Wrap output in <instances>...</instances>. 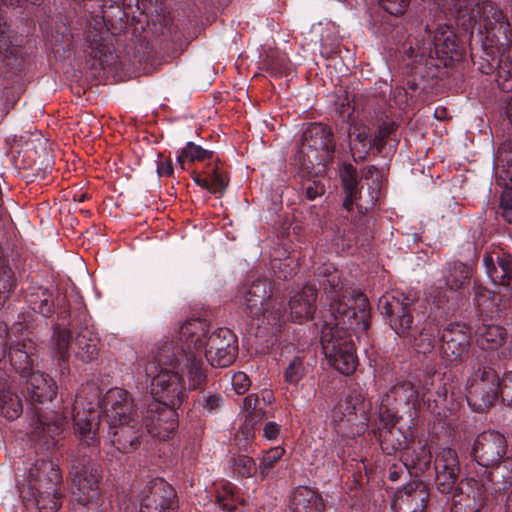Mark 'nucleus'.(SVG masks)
I'll return each instance as SVG.
<instances>
[{"label": "nucleus", "mask_w": 512, "mask_h": 512, "mask_svg": "<svg viewBox=\"0 0 512 512\" xmlns=\"http://www.w3.org/2000/svg\"><path fill=\"white\" fill-rule=\"evenodd\" d=\"M471 9L456 7V1L451 0L448 9H441L433 3L429 8V19L426 21L423 35L421 56L447 61L459 62L463 59L466 49L453 30V24L461 27L465 32L470 31L469 46L475 52L481 51L495 60L496 53L506 52L512 42V28L501 9L492 4L486 6L483 24L480 19V2L475 0Z\"/></svg>", "instance_id": "obj_1"}, {"label": "nucleus", "mask_w": 512, "mask_h": 512, "mask_svg": "<svg viewBox=\"0 0 512 512\" xmlns=\"http://www.w3.org/2000/svg\"><path fill=\"white\" fill-rule=\"evenodd\" d=\"M315 276L333 319L322 324V352L330 366L343 375H351L358 366L353 334L364 332L370 326L368 298L362 292L351 289L332 263L319 266Z\"/></svg>", "instance_id": "obj_2"}, {"label": "nucleus", "mask_w": 512, "mask_h": 512, "mask_svg": "<svg viewBox=\"0 0 512 512\" xmlns=\"http://www.w3.org/2000/svg\"><path fill=\"white\" fill-rule=\"evenodd\" d=\"M150 386V394L134 403V411L147 434L162 441L172 438L179 426L177 409L188 398V389L183 378L171 374L167 365H160L152 357V352L139 371Z\"/></svg>", "instance_id": "obj_3"}, {"label": "nucleus", "mask_w": 512, "mask_h": 512, "mask_svg": "<svg viewBox=\"0 0 512 512\" xmlns=\"http://www.w3.org/2000/svg\"><path fill=\"white\" fill-rule=\"evenodd\" d=\"M74 434L78 446L70 469L72 485L78 494L79 503L88 505L99 495L101 465L97 463L100 455L99 427L101 413L92 403L87 407L75 400L72 411Z\"/></svg>", "instance_id": "obj_4"}, {"label": "nucleus", "mask_w": 512, "mask_h": 512, "mask_svg": "<svg viewBox=\"0 0 512 512\" xmlns=\"http://www.w3.org/2000/svg\"><path fill=\"white\" fill-rule=\"evenodd\" d=\"M339 176L345 198L332 242L337 251L345 252L356 244L355 233L362 230L366 221V213L377 204L383 179L375 166H368L364 171V178L372 179V182L368 187L367 198L363 199L360 179L355 166L348 162L340 163Z\"/></svg>", "instance_id": "obj_5"}, {"label": "nucleus", "mask_w": 512, "mask_h": 512, "mask_svg": "<svg viewBox=\"0 0 512 512\" xmlns=\"http://www.w3.org/2000/svg\"><path fill=\"white\" fill-rule=\"evenodd\" d=\"M377 308L390 328L413 343L418 352L426 354L434 349L441 329L426 316V306L414 296L400 291L386 292L378 299Z\"/></svg>", "instance_id": "obj_6"}, {"label": "nucleus", "mask_w": 512, "mask_h": 512, "mask_svg": "<svg viewBox=\"0 0 512 512\" xmlns=\"http://www.w3.org/2000/svg\"><path fill=\"white\" fill-rule=\"evenodd\" d=\"M152 357L160 365H167L171 374H178L185 380L188 392L198 391L193 399V408L202 416L220 412L225 399L220 392L207 390V368L204 361L193 354H187L174 342L158 343L152 350Z\"/></svg>", "instance_id": "obj_7"}, {"label": "nucleus", "mask_w": 512, "mask_h": 512, "mask_svg": "<svg viewBox=\"0 0 512 512\" xmlns=\"http://www.w3.org/2000/svg\"><path fill=\"white\" fill-rule=\"evenodd\" d=\"M209 324L200 318L190 319L181 325L177 340H164L160 343L174 342L187 354H193L203 360L202 352L212 367L226 368L233 364L238 355V339L235 333L221 327L209 334Z\"/></svg>", "instance_id": "obj_8"}, {"label": "nucleus", "mask_w": 512, "mask_h": 512, "mask_svg": "<svg viewBox=\"0 0 512 512\" xmlns=\"http://www.w3.org/2000/svg\"><path fill=\"white\" fill-rule=\"evenodd\" d=\"M360 415L361 421L371 423L372 432L379 441L382 451L392 455L398 450H404L407 436L396 425L400 420L398 410L379 408L377 418L372 420L366 410L365 397L359 388H350L344 399L339 400L331 411L334 422L347 420L353 422Z\"/></svg>", "instance_id": "obj_9"}, {"label": "nucleus", "mask_w": 512, "mask_h": 512, "mask_svg": "<svg viewBox=\"0 0 512 512\" xmlns=\"http://www.w3.org/2000/svg\"><path fill=\"white\" fill-rule=\"evenodd\" d=\"M101 407L109 426L112 446L122 454L136 451L147 433L137 411H134V400L130 394L122 388H112L103 397Z\"/></svg>", "instance_id": "obj_10"}, {"label": "nucleus", "mask_w": 512, "mask_h": 512, "mask_svg": "<svg viewBox=\"0 0 512 512\" xmlns=\"http://www.w3.org/2000/svg\"><path fill=\"white\" fill-rule=\"evenodd\" d=\"M495 359V355L485 357L467 379L466 400L475 412H487L499 399L512 409V370L500 376V366L495 367Z\"/></svg>", "instance_id": "obj_11"}, {"label": "nucleus", "mask_w": 512, "mask_h": 512, "mask_svg": "<svg viewBox=\"0 0 512 512\" xmlns=\"http://www.w3.org/2000/svg\"><path fill=\"white\" fill-rule=\"evenodd\" d=\"M472 461L487 469L486 483L496 493H505L512 485V456L508 455V441L497 430H485L474 439L470 451Z\"/></svg>", "instance_id": "obj_12"}, {"label": "nucleus", "mask_w": 512, "mask_h": 512, "mask_svg": "<svg viewBox=\"0 0 512 512\" xmlns=\"http://www.w3.org/2000/svg\"><path fill=\"white\" fill-rule=\"evenodd\" d=\"M236 301L248 318L266 323L273 334L280 333L286 324L285 300L273 298L272 285L268 279L244 284L238 290Z\"/></svg>", "instance_id": "obj_13"}, {"label": "nucleus", "mask_w": 512, "mask_h": 512, "mask_svg": "<svg viewBox=\"0 0 512 512\" xmlns=\"http://www.w3.org/2000/svg\"><path fill=\"white\" fill-rule=\"evenodd\" d=\"M433 385V375L430 373L425 374L421 390L411 381H399L383 395L379 408L397 410L394 403L403 404L407 407L409 415L413 419L418 418L422 409L434 412L439 404L446 400L447 390L445 385H439L433 393L429 387Z\"/></svg>", "instance_id": "obj_14"}, {"label": "nucleus", "mask_w": 512, "mask_h": 512, "mask_svg": "<svg viewBox=\"0 0 512 512\" xmlns=\"http://www.w3.org/2000/svg\"><path fill=\"white\" fill-rule=\"evenodd\" d=\"M336 141L330 126L310 123L304 130L301 146L294 155V164L306 173L312 174L315 166L323 168L334 160Z\"/></svg>", "instance_id": "obj_15"}, {"label": "nucleus", "mask_w": 512, "mask_h": 512, "mask_svg": "<svg viewBox=\"0 0 512 512\" xmlns=\"http://www.w3.org/2000/svg\"><path fill=\"white\" fill-rule=\"evenodd\" d=\"M110 33L102 16L80 19L64 40L68 51L83 52L92 59L104 61L111 53Z\"/></svg>", "instance_id": "obj_16"}, {"label": "nucleus", "mask_w": 512, "mask_h": 512, "mask_svg": "<svg viewBox=\"0 0 512 512\" xmlns=\"http://www.w3.org/2000/svg\"><path fill=\"white\" fill-rule=\"evenodd\" d=\"M61 473L48 459H39L29 470L28 484L40 512H56L61 507Z\"/></svg>", "instance_id": "obj_17"}, {"label": "nucleus", "mask_w": 512, "mask_h": 512, "mask_svg": "<svg viewBox=\"0 0 512 512\" xmlns=\"http://www.w3.org/2000/svg\"><path fill=\"white\" fill-rule=\"evenodd\" d=\"M58 319L62 321V325H67L72 329L77 327L81 331L77 334L74 342V355L83 363H90L96 360L99 356V338L88 328L89 316L86 307L80 304L76 308L74 315L65 307L60 308L58 311Z\"/></svg>", "instance_id": "obj_18"}, {"label": "nucleus", "mask_w": 512, "mask_h": 512, "mask_svg": "<svg viewBox=\"0 0 512 512\" xmlns=\"http://www.w3.org/2000/svg\"><path fill=\"white\" fill-rule=\"evenodd\" d=\"M471 348V331L463 322H450L441 329L439 351L450 365L462 363Z\"/></svg>", "instance_id": "obj_19"}, {"label": "nucleus", "mask_w": 512, "mask_h": 512, "mask_svg": "<svg viewBox=\"0 0 512 512\" xmlns=\"http://www.w3.org/2000/svg\"><path fill=\"white\" fill-rule=\"evenodd\" d=\"M143 494L140 512H177L179 509L175 489L163 478L152 479Z\"/></svg>", "instance_id": "obj_20"}, {"label": "nucleus", "mask_w": 512, "mask_h": 512, "mask_svg": "<svg viewBox=\"0 0 512 512\" xmlns=\"http://www.w3.org/2000/svg\"><path fill=\"white\" fill-rule=\"evenodd\" d=\"M471 59L482 74H493L494 81L502 94L512 93V59L506 52L496 53L495 60L485 55H478L471 45Z\"/></svg>", "instance_id": "obj_21"}, {"label": "nucleus", "mask_w": 512, "mask_h": 512, "mask_svg": "<svg viewBox=\"0 0 512 512\" xmlns=\"http://www.w3.org/2000/svg\"><path fill=\"white\" fill-rule=\"evenodd\" d=\"M493 317L479 318L478 323L475 325V335L477 338L478 346L483 350L487 351L477 357L476 363L472 365V370L478 367L480 361L490 358L491 355H495L494 360L495 367L499 364V354L497 350L505 343L507 338V331L503 326L494 324L491 322Z\"/></svg>", "instance_id": "obj_22"}, {"label": "nucleus", "mask_w": 512, "mask_h": 512, "mask_svg": "<svg viewBox=\"0 0 512 512\" xmlns=\"http://www.w3.org/2000/svg\"><path fill=\"white\" fill-rule=\"evenodd\" d=\"M473 495L464 494L462 490L452 494L450 512H481L496 502V493L493 486L486 482L474 481L471 486Z\"/></svg>", "instance_id": "obj_23"}, {"label": "nucleus", "mask_w": 512, "mask_h": 512, "mask_svg": "<svg viewBox=\"0 0 512 512\" xmlns=\"http://www.w3.org/2000/svg\"><path fill=\"white\" fill-rule=\"evenodd\" d=\"M427 485L419 479L397 489L392 500L394 512H423L429 500Z\"/></svg>", "instance_id": "obj_24"}, {"label": "nucleus", "mask_w": 512, "mask_h": 512, "mask_svg": "<svg viewBox=\"0 0 512 512\" xmlns=\"http://www.w3.org/2000/svg\"><path fill=\"white\" fill-rule=\"evenodd\" d=\"M17 39V33L7 22L5 11L0 8V60L12 74L20 71L24 63L22 47L17 44Z\"/></svg>", "instance_id": "obj_25"}, {"label": "nucleus", "mask_w": 512, "mask_h": 512, "mask_svg": "<svg viewBox=\"0 0 512 512\" xmlns=\"http://www.w3.org/2000/svg\"><path fill=\"white\" fill-rule=\"evenodd\" d=\"M318 290L315 285L307 283L292 296L286 304L287 319L298 323L313 319L316 311Z\"/></svg>", "instance_id": "obj_26"}, {"label": "nucleus", "mask_w": 512, "mask_h": 512, "mask_svg": "<svg viewBox=\"0 0 512 512\" xmlns=\"http://www.w3.org/2000/svg\"><path fill=\"white\" fill-rule=\"evenodd\" d=\"M485 272L494 285L512 286V255L508 253H487L483 257Z\"/></svg>", "instance_id": "obj_27"}, {"label": "nucleus", "mask_w": 512, "mask_h": 512, "mask_svg": "<svg viewBox=\"0 0 512 512\" xmlns=\"http://www.w3.org/2000/svg\"><path fill=\"white\" fill-rule=\"evenodd\" d=\"M24 379L26 399L32 405L51 402L56 396V382L49 375L35 371Z\"/></svg>", "instance_id": "obj_28"}, {"label": "nucleus", "mask_w": 512, "mask_h": 512, "mask_svg": "<svg viewBox=\"0 0 512 512\" xmlns=\"http://www.w3.org/2000/svg\"><path fill=\"white\" fill-rule=\"evenodd\" d=\"M6 356H8L10 365L20 377L26 378L33 371V365L36 358V346L32 340H23L10 344L6 348Z\"/></svg>", "instance_id": "obj_29"}, {"label": "nucleus", "mask_w": 512, "mask_h": 512, "mask_svg": "<svg viewBox=\"0 0 512 512\" xmlns=\"http://www.w3.org/2000/svg\"><path fill=\"white\" fill-rule=\"evenodd\" d=\"M401 461L406 466L408 474L420 477L431 469L432 454L427 444L412 442L402 450Z\"/></svg>", "instance_id": "obj_30"}, {"label": "nucleus", "mask_w": 512, "mask_h": 512, "mask_svg": "<svg viewBox=\"0 0 512 512\" xmlns=\"http://www.w3.org/2000/svg\"><path fill=\"white\" fill-rule=\"evenodd\" d=\"M325 508V501L321 493L315 488L298 486L290 493V512H324Z\"/></svg>", "instance_id": "obj_31"}, {"label": "nucleus", "mask_w": 512, "mask_h": 512, "mask_svg": "<svg viewBox=\"0 0 512 512\" xmlns=\"http://www.w3.org/2000/svg\"><path fill=\"white\" fill-rule=\"evenodd\" d=\"M474 274V265L459 260L446 262L442 267V275L447 288L460 292L467 288Z\"/></svg>", "instance_id": "obj_32"}, {"label": "nucleus", "mask_w": 512, "mask_h": 512, "mask_svg": "<svg viewBox=\"0 0 512 512\" xmlns=\"http://www.w3.org/2000/svg\"><path fill=\"white\" fill-rule=\"evenodd\" d=\"M55 299V292L44 286H30L25 296L28 307L46 318L56 311Z\"/></svg>", "instance_id": "obj_33"}, {"label": "nucleus", "mask_w": 512, "mask_h": 512, "mask_svg": "<svg viewBox=\"0 0 512 512\" xmlns=\"http://www.w3.org/2000/svg\"><path fill=\"white\" fill-rule=\"evenodd\" d=\"M72 332L68 328H62L60 324L53 325L52 351L57 359L62 375L69 373L70 342Z\"/></svg>", "instance_id": "obj_34"}, {"label": "nucleus", "mask_w": 512, "mask_h": 512, "mask_svg": "<svg viewBox=\"0 0 512 512\" xmlns=\"http://www.w3.org/2000/svg\"><path fill=\"white\" fill-rule=\"evenodd\" d=\"M350 149L355 162L366 160L374 148L371 129L366 125H354L349 132Z\"/></svg>", "instance_id": "obj_35"}, {"label": "nucleus", "mask_w": 512, "mask_h": 512, "mask_svg": "<svg viewBox=\"0 0 512 512\" xmlns=\"http://www.w3.org/2000/svg\"><path fill=\"white\" fill-rule=\"evenodd\" d=\"M38 421L33 438L36 445L46 451L54 449L58 443L57 437L62 433V424L56 421H48L42 416H37Z\"/></svg>", "instance_id": "obj_36"}, {"label": "nucleus", "mask_w": 512, "mask_h": 512, "mask_svg": "<svg viewBox=\"0 0 512 512\" xmlns=\"http://www.w3.org/2000/svg\"><path fill=\"white\" fill-rule=\"evenodd\" d=\"M473 304L478 318L493 317L498 312L495 293L478 281L473 284Z\"/></svg>", "instance_id": "obj_37"}, {"label": "nucleus", "mask_w": 512, "mask_h": 512, "mask_svg": "<svg viewBox=\"0 0 512 512\" xmlns=\"http://www.w3.org/2000/svg\"><path fill=\"white\" fill-rule=\"evenodd\" d=\"M239 488L229 482L218 485L215 489V503L226 512H237L238 506L243 504Z\"/></svg>", "instance_id": "obj_38"}, {"label": "nucleus", "mask_w": 512, "mask_h": 512, "mask_svg": "<svg viewBox=\"0 0 512 512\" xmlns=\"http://www.w3.org/2000/svg\"><path fill=\"white\" fill-rule=\"evenodd\" d=\"M435 473L460 472V462L457 452L446 447L441 449L434 460Z\"/></svg>", "instance_id": "obj_39"}, {"label": "nucleus", "mask_w": 512, "mask_h": 512, "mask_svg": "<svg viewBox=\"0 0 512 512\" xmlns=\"http://www.w3.org/2000/svg\"><path fill=\"white\" fill-rule=\"evenodd\" d=\"M15 286V274L10 266L6 264L2 248L0 247V309L9 298Z\"/></svg>", "instance_id": "obj_40"}, {"label": "nucleus", "mask_w": 512, "mask_h": 512, "mask_svg": "<svg viewBox=\"0 0 512 512\" xmlns=\"http://www.w3.org/2000/svg\"><path fill=\"white\" fill-rule=\"evenodd\" d=\"M214 158V152L204 149L193 142H188L186 146L181 150V153L177 156V162L181 166L182 170H185L186 161L189 162H203L205 160H212Z\"/></svg>", "instance_id": "obj_41"}, {"label": "nucleus", "mask_w": 512, "mask_h": 512, "mask_svg": "<svg viewBox=\"0 0 512 512\" xmlns=\"http://www.w3.org/2000/svg\"><path fill=\"white\" fill-rule=\"evenodd\" d=\"M289 65L288 57L277 51L267 54L262 60L263 69L275 77L284 75L289 70Z\"/></svg>", "instance_id": "obj_42"}, {"label": "nucleus", "mask_w": 512, "mask_h": 512, "mask_svg": "<svg viewBox=\"0 0 512 512\" xmlns=\"http://www.w3.org/2000/svg\"><path fill=\"white\" fill-rule=\"evenodd\" d=\"M308 175L309 177L304 178L301 183V191L307 200L314 201L324 195L326 191V179L323 176H318L317 172L314 170L312 174Z\"/></svg>", "instance_id": "obj_43"}, {"label": "nucleus", "mask_w": 512, "mask_h": 512, "mask_svg": "<svg viewBox=\"0 0 512 512\" xmlns=\"http://www.w3.org/2000/svg\"><path fill=\"white\" fill-rule=\"evenodd\" d=\"M460 472L435 473V487L442 494H454L460 491Z\"/></svg>", "instance_id": "obj_44"}, {"label": "nucleus", "mask_w": 512, "mask_h": 512, "mask_svg": "<svg viewBox=\"0 0 512 512\" xmlns=\"http://www.w3.org/2000/svg\"><path fill=\"white\" fill-rule=\"evenodd\" d=\"M504 173L507 182L500 199L501 215L507 222L512 223V163Z\"/></svg>", "instance_id": "obj_45"}, {"label": "nucleus", "mask_w": 512, "mask_h": 512, "mask_svg": "<svg viewBox=\"0 0 512 512\" xmlns=\"http://www.w3.org/2000/svg\"><path fill=\"white\" fill-rule=\"evenodd\" d=\"M233 471L237 475L243 478H249L254 476L258 468L255 460L248 455H237L231 458L230 460Z\"/></svg>", "instance_id": "obj_46"}, {"label": "nucleus", "mask_w": 512, "mask_h": 512, "mask_svg": "<svg viewBox=\"0 0 512 512\" xmlns=\"http://www.w3.org/2000/svg\"><path fill=\"white\" fill-rule=\"evenodd\" d=\"M284 454L285 449L282 446L271 447L263 452L259 464V474L261 479H264L268 475L270 470L274 468L276 463L282 458Z\"/></svg>", "instance_id": "obj_47"}, {"label": "nucleus", "mask_w": 512, "mask_h": 512, "mask_svg": "<svg viewBox=\"0 0 512 512\" xmlns=\"http://www.w3.org/2000/svg\"><path fill=\"white\" fill-rule=\"evenodd\" d=\"M307 368L301 356H295L284 370V379L290 385L296 386L306 375Z\"/></svg>", "instance_id": "obj_48"}, {"label": "nucleus", "mask_w": 512, "mask_h": 512, "mask_svg": "<svg viewBox=\"0 0 512 512\" xmlns=\"http://www.w3.org/2000/svg\"><path fill=\"white\" fill-rule=\"evenodd\" d=\"M206 174L209 179L208 191L213 194H223L228 186V178L217 166L210 167Z\"/></svg>", "instance_id": "obj_49"}, {"label": "nucleus", "mask_w": 512, "mask_h": 512, "mask_svg": "<svg viewBox=\"0 0 512 512\" xmlns=\"http://www.w3.org/2000/svg\"><path fill=\"white\" fill-rule=\"evenodd\" d=\"M394 131V124L386 123L379 125L378 128L372 133L374 141L375 154H379L383 151L386 146L387 138Z\"/></svg>", "instance_id": "obj_50"}, {"label": "nucleus", "mask_w": 512, "mask_h": 512, "mask_svg": "<svg viewBox=\"0 0 512 512\" xmlns=\"http://www.w3.org/2000/svg\"><path fill=\"white\" fill-rule=\"evenodd\" d=\"M345 455V448L341 440H333L325 451V463L331 466H338L339 460Z\"/></svg>", "instance_id": "obj_51"}, {"label": "nucleus", "mask_w": 512, "mask_h": 512, "mask_svg": "<svg viewBox=\"0 0 512 512\" xmlns=\"http://www.w3.org/2000/svg\"><path fill=\"white\" fill-rule=\"evenodd\" d=\"M410 0H379L381 7L393 16H400L406 11Z\"/></svg>", "instance_id": "obj_52"}, {"label": "nucleus", "mask_w": 512, "mask_h": 512, "mask_svg": "<svg viewBox=\"0 0 512 512\" xmlns=\"http://www.w3.org/2000/svg\"><path fill=\"white\" fill-rule=\"evenodd\" d=\"M232 385L235 392L239 395L244 394L249 390L251 381L244 372H237L232 377Z\"/></svg>", "instance_id": "obj_53"}, {"label": "nucleus", "mask_w": 512, "mask_h": 512, "mask_svg": "<svg viewBox=\"0 0 512 512\" xmlns=\"http://www.w3.org/2000/svg\"><path fill=\"white\" fill-rule=\"evenodd\" d=\"M281 435V425L274 421H267L263 426V437L271 442H275Z\"/></svg>", "instance_id": "obj_54"}, {"label": "nucleus", "mask_w": 512, "mask_h": 512, "mask_svg": "<svg viewBox=\"0 0 512 512\" xmlns=\"http://www.w3.org/2000/svg\"><path fill=\"white\" fill-rule=\"evenodd\" d=\"M3 97L5 98V110L6 114L9 112L10 108H13L15 103L18 101L20 96V87L15 89L12 87L11 89L3 83Z\"/></svg>", "instance_id": "obj_55"}, {"label": "nucleus", "mask_w": 512, "mask_h": 512, "mask_svg": "<svg viewBox=\"0 0 512 512\" xmlns=\"http://www.w3.org/2000/svg\"><path fill=\"white\" fill-rule=\"evenodd\" d=\"M407 473L406 466L400 460V462H395L389 465L387 469V478L391 482L398 481L403 474Z\"/></svg>", "instance_id": "obj_56"}, {"label": "nucleus", "mask_w": 512, "mask_h": 512, "mask_svg": "<svg viewBox=\"0 0 512 512\" xmlns=\"http://www.w3.org/2000/svg\"><path fill=\"white\" fill-rule=\"evenodd\" d=\"M500 108L503 111L505 118L512 126V92L508 94H502L499 98Z\"/></svg>", "instance_id": "obj_57"}, {"label": "nucleus", "mask_w": 512, "mask_h": 512, "mask_svg": "<svg viewBox=\"0 0 512 512\" xmlns=\"http://www.w3.org/2000/svg\"><path fill=\"white\" fill-rule=\"evenodd\" d=\"M157 173L160 177H170L174 173L172 161L167 159L166 161L159 162L157 164Z\"/></svg>", "instance_id": "obj_58"}, {"label": "nucleus", "mask_w": 512, "mask_h": 512, "mask_svg": "<svg viewBox=\"0 0 512 512\" xmlns=\"http://www.w3.org/2000/svg\"><path fill=\"white\" fill-rule=\"evenodd\" d=\"M240 435L248 443L255 437V428L249 422L244 421L240 428Z\"/></svg>", "instance_id": "obj_59"}, {"label": "nucleus", "mask_w": 512, "mask_h": 512, "mask_svg": "<svg viewBox=\"0 0 512 512\" xmlns=\"http://www.w3.org/2000/svg\"><path fill=\"white\" fill-rule=\"evenodd\" d=\"M257 404L258 397L254 394H250L243 399V409L246 413L258 411V409H256Z\"/></svg>", "instance_id": "obj_60"}, {"label": "nucleus", "mask_w": 512, "mask_h": 512, "mask_svg": "<svg viewBox=\"0 0 512 512\" xmlns=\"http://www.w3.org/2000/svg\"><path fill=\"white\" fill-rule=\"evenodd\" d=\"M264 416L265 412L261 409H258V411L246 413L245 421L249 422V424H252V426L255 428V425L261 422Z\"/></svg>", "instance_id": "obj_61"}, {"label": "nucleus", "mask_w": 512, "mask_h": 512, "mask_svg": "<svg viewBox=\"0 0 512 512\" xmlns=\"http://www.w3.org/2000/svg\"><path fill=\"white\" fill-rule=\"evenodd\" d=\"M192 179L196 185H198L201 188L206 189L208 191V187H209L208 176L202 177L200 174H198L196 171H194L192 173Z\"/></svg>", "instance_id": "obj_62"}, {"label": "nucleus", "mask_w": 512, "mask_h": 512, "mask_svg": "<svg viewBox=\"0 0 512 512\" xmlns=\"http://www.w3.org/2000/svg\"><path fill=\"white\" fill-rule=\"evenodd\" d=\"M456 1V7H459L461 9V7L463 8H466L465 11H468L467 10V7L468 9H471V6L475 5V0H455ZM467 13V12H465ZM465 15H468V14H465Z\"/></svg>", "instance_id": "obj_63"}, {"label": "nucleus", "mask_w": 512, "mask_h": 512, "mask_svg": "<svg viewBox=\"0 0 512 512\" xmlns=\"http://www.w3.org/2000/svg\"><path fill=\"white\" fill-rule=\"evenodd\" d=\"M346 512H364L362 505L359 503H353L349 506Z\"/></svg>", "instance_id": "obj_64"}]
</instances>
